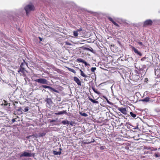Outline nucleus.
I'll use <instances>...</instances> for the list:
<instances>
[{
    "mask_svg": "<svg viewBox=\"0 0 160 160\" xmlns=\"http://www.w3.org/2000/svg\"><path fill=\"white\" fill-rule=\"evenodd\" d=\"M154 156L156 158L159 157L160 155L158 153H155L154 155Z\"/></svg>",
    "mask_w": 160,
    "mask_h": 160,
    "instance_id": "nucleus-29",
    "label": "nucleus"
},
{
    "mask_svg": "<svg viewBox=\"0 0 160 160\" xmlns=\"http://www.w3.org/2000/svg\"><path fill=\"white\" fill-rule=\"evenodd\" d=\"M89 99L91 102H92L93 103H98V101L94 100L90 98H89Z\"/></svg>",
    "mask_w": 160,
    "mask_h": 160,
    "instance_id": "nucleus-19",
    "label": "nucleus"
},
{
    "mask_svg": "<svg viewBox=\"0 0 160 160\" xmlns=\"http://www.w3.org/2000/svg\"><path fill=\"white\" fill-rule=\"evenodd\" d=\"M35 155V154L34 153H31V152H28L26 151L23 152L22 153L20 156L21 157H34Z\"/></svg>",
    "mask_w": 160,
    "mask_h": 160,
    "instance_id": "nucleus-2",
    "label": "nucleus"
},
{
    "mask_svg": "<svg viewBox=\"0 0 160 160\" xmlns=\"http://www.w3.org/2000/svg\"><path fill=\"white\" fill-rule=\"evenodd\" d=\"M108 20L110 21L115 26H117V27H119V25H118V24H117V23H116L114 21V20H113V19L112 18H111V17H109L108 18Z\"/></svg>",
    "mask_w": 160,
    "mask_h": 160,
    "instance_id": "nucleus-13",
    "label": "nucleus"
},
{
    "mask_svg": "<svg viewBox=\"0 0 160 160\" xmlns=\"http://www.w3.org/2000/svg\"><path fill=\"white\" fill-rule=\"evenodd\" d=\"M56 120L55 119H52L50 121V122H56Z\"/></svg>",
    "mask_w": 160,
    "mask_h": 160,
    "instance_id": "nucleus-36",
    "label": "nucleus"
},
{
    "mask_svg": "<svg viewBox=\"0 0 160 160\" xmlns=\"http://www.w3.org/2000/svg\"><path fill=\"white\" fill-rule=\"evenodd\" d=\"M24 65L23 63H22L20 65V68H19V70L18 71V72L20 73V72H21L22 73L24 74H25L26 70L25 69L24 67H23V65Z\"/></svg>",
    "mask_w": 160,
    "mask_h": 160,
    "instance_id": "nucleus-7",
    "label": "nucleus"
},
{
    "mask_svg": "<svg viewBox=\"0 0 160 160\" xmlns=\"http://www.w3.org/2000/svg\"><path fill=\"white\" fill-rule=\"evenodd\" d=\"M130 114L131 116L133 118H135L136 117V115L135 114L133 113L132 112H130Z\"/></svg>",
    "mask_w": 160,
    "mask_h": 160,
    "instance_id": "nucleus-22",
    "label": "nucleus"
},
{
    "mask_svg": "<svg viewBox=\"0 0 160 160\" xmlns=\"http://www.w3.org/2000/svg\"><path fill=\"white\" fill-rule=\"evenodd\" d=\"M138 43L139 45H143V44H142V42H138Z\"/></svg>",
    "mask_w": 160,
    "mask_h": 160,
    "instance_id": "nucleus-37",
    "label": "nucleus"
},
{
    "mask_svg": "<svg viewBox=\"0 0 160 160\" xmlns=\"http://www.w3.org/2000/svg\"><path fill=\"white\" fill-rule=\"evenodd\" d=\"M41 87L43 88H48L51 91H53L57 93H59V92L58 90H56L54 88H52L51 87L45 85H42L41 86Z\"/></svg>",
    "mask_w": 160,
    "mask_h": 160,
    "instance_id": "nucleus-6",
    "label": "nucleus"
},
{
    "mask_svg": "<svg viewBox=\"0 0 160 160\" xmlns=\"http://www.w3.org/2000/svg\"><path fill=\"white\" fill-rule=\"evenodd\" d=\"M45 101L46 102V106L49 108H51L53 102L51 98H47L45 100Z\"/></svg>",
    "mask_w": 160,
    "mask_h": 160,
    "instance_id": "nucleus-4",
    "label": "nucleus"
},
{
    "mask_svg": "<svg viewBox=\"0 0 160 160\" xmlns=\"http://www.w3.org/2000/svg\"><path fill=\"white\" fill-rule=\"evenodd\" d=\"M84 60H83L81 58H78L77 59V61H78L79 62H83Z\"/></svg>",
    "mask_w": 160,
    "mask_h": 160,
    "instance_id": "nucleus-27",
    "label": "nucleus"
},
{
    "mask_svg": "<svg viewBox=\"0 0 160 160\" xmlns=\"http://www.w3.org/2000/svg\"><path fill=\"white\" fill-rule=\"evenodd\" d=\"M92 89L93 90L94 92L98 94V95H100L101 94V93L99 91H98L95 88L92 87Z\"/></svg>",
    "mask_w": 160,
    "mask_h": 160,
    "instance_id": "nucleus-15",
    "label": "nucleus"
},
{
    "mask_svg": "<svg viewBox=\"0 0 160 160\" xmlns=\"http://www.w3.org/2000/svg\"><path fill=\"white\" fill-rule=\"evenodd\" d=\"M17 110L19 112V114H22L23 112H22V109L21 107L18 108V109Z\"/></svg>",
    "mask_w": 160,
    "mask_h": 160,
    "instance_id": "nucleus-18",
    "label": "nucleus"
},
{
    "mask_svg": "<svg viewBox=\"0 0 160 160\" xmlns=\"http://www.w3.org/2000/svg\"><path fill=\"white\" fill-rule=\"evenodd\" d=\"M67 68L69 70V71L72 72L74 74H75L76 73V71L73 69L70 68Z\"/></svg>",
    "mask_w": 160,
    "mask_h": 160,
    "instance_id": "nucleus-21",
    "label": "nucleus"
},
{
    "mask_svg": "<svg viewBox=\"0 0 160 160\" xmlns=\"http://www.w3.org/2000/svg\"><path fill=\"white\" fill-rule=\"evenodd\" d=\"M35 77H38V76H37V75H36V74H34V76L32 77V80H33V79H34V78Z\"/></svg>",
    "mask_w": 160,
    "mask_h": 160,
    "instance_id": "nucleus-33",
    "label": "nucleus"
},
{
    "mask_svg": "<svg viewBox=\"0 0 160 160\" xmlns=\"http://www.w3.org/2000/svg\"><path fill=\"white\" fill-rule=\"evenodd\" d=\"M32 136H33V135H29V136H28L27 137V138H30V137H31Z\"/></svg>",
    "mask_w": 160,
    "mask_h": 160,
    "instance_id": "nucleus-38",
    "label": "nucleus"
},
{
    "mask_svg": "<svg viewBox=\"0 0 160 160\" xmlns=\"http://www.w3.org/2000/svg\"><path fill=\"white\" fill-rule=\"evenodd\" d=\"M146 58L145 57H143L141 59V61H144Z\"/></svg>",
    "mask_w": 160,
    "mask_h": 160,
    "instance_id": "nucleus-35",
    "label": "nucleus"
},
{
    "mask_svg": "<svg viewBox=\"0 0 160 160\" xmlns=\"http://www.w3.org/2000/svg\"><path fill=\"white\" fill-rule=\"evenodd\" d=\"M82 63H84L85 64V65L86 66H87L89 65V64L87 63V62L85 60L83 61V62Z\"/></svg>",
    "mask_w": 160,
    "mask_h": 160,
    "instance_id": "nucleus-28",
    "label": "nucleus"
},
{
    "mask_svg": "<svg viewBox=\"0 0 160 160\" xmlns=\"http://www.w3.org/2000/svg\"><path fill=\"white\" fill-rule=\"evenodd\" d=\"M74 122H73L71 121V122H70V123H69V124L71 125L72 126L73 125Z\"/></svg>",
    "mask_w": 160,
    "mask_h": 160,
    "instance_id": "nucleus-34",
    "label": "nucleus"
},
{
    "mask_svg": "<svg viewBox=\"0 0 160 160\" xmlns=\"http://www.w3.org/2000/svg\"><path fill=\"white\" fill-rule=\"evenodd\" d=\"M73 80L79 86H81V82L78 77H74L73 78Z\"/></svg>",
    "mask_w": 160,
    "mask_h": 160,
    "instance_id": "nucleus-10",
    "label": "nucleus"
},
{
    "mask_svg": "<svg viewBox=\"0 0 160 160\" xmlns=\"http://www.w3.org/2000/svg\"><path fill=\"white\" fill-rule=\"evenodd\" d=\"M79 113L81 115L83 116L86 117L88 116V114L85 112H79Z\"/></svg>",
    "mask_w": 160,
    "mask_h": 160,
    "instance_id": "nucleus-20",
    "label": "nucleus"
},
{
    "mask_svg": "<svg viewBox=\"0 0 160 160\" xmlns=\"http://www.w3.org/2000/svg\"><path fill=\"white\" fill-rule=\"evenodd\" d=\"M34 80L35 82H37L39 83L42 84H47L48 83V81L46 79L44 78H39L34 79Z\"/></svg>",
    "mask_w": 160,
    "mask_h": 160,
    "instance_id": "nucleus-3",
    "label": "nucleus"
},
{
    "mask_svg": "<svg viewBox=\"0 0 160 160\" xmlns=\"http://www.w3.org/2000/svg\"><path fill=\"white\" fill-rule=\"evenodd\" d=\"M55 115H61V114H65L66 115H68V113L67 112L66 110H63L62 111H61L58 112H56L55 113Z\"/></svg>",
    "mask_w": 160,
    "mask_h": 160,
    "instance_id": "nucleus-12",
    "label": "nucleus"
},
{
    "mask_svg": "<svg viewBox=\"0 0 160 160\" xmlns=\"http://www.w3.org/2000/svg\"><path fill=\"white\" fill-rule=\"evenodd\" d=\"M73 35L74 37H76L78 36V33L77 31H73Z\"/></svg>",
    "mask_w": 160,
    "mask_h": 160,
    "instance_id": "nucleus-23",
    "label": "nucleus"
},
{
    "mask_svg": "<svg viewBox=\"0 0 160 160\" xmlns=\"http://www.w3.org/2000/svg\"><path fill=\"white\" fill-rule=\"evenodd\" d=\"M143 67L146 68V65H144L143 66Z\"/></svg>",
    "mask_w": 160,
    "mask_h": 160,
    "instance_id": "nucleus-41",
    "label": "nucleus"
},
{
    "mask_svg": "<svg viewBox=\"0 0 160 160\" xmlns=\"http://www.w3.org/2000/svg\"><path fill=\"white\" fill-rule=\"evenodd\" d=\"M96 68L95 67H92L91 69V71L92 72H94L96 70Z\"/></svg>",
    "mask_w": 160,
    "mask_h": 160,
    "instance_id": "nucleus-24",
    "label": "nucleus"
},
{
    "mask_svg": "<svg viewBox=\"0 0 160 160\" xmlns=\"http://www.w3.org/2000/svg\"><path fill=\"white\" fill-rule=\"evenodd\" d=\"M62 123L64 125H66L67 124H69V122L67 120H63L62 121Z\"/></svg>",
    "mask_w": 160,
    "mask_h": 160,
    "instance_id": "nucleus-17",
    "label": "nucleus"
},
{
    "mask_svg": "<svg viewBox=\"0 0 160 160\" xmlns=\"http://www.w3.org/2000/svg\"><path fill=\"white\" fill-rule=\"evenodd\" d=\"M82 31V28H80L79 29H78L76 31H77L78 32H80Z\"/></svg>",
    "mask_w": 160,
    "mask_h": 160,
    "instance_id": "nucleus-32",
    "label": "nucleus"
},
{
    "mask_svg": "<svg viewBox=\"0 0 160 160\" xmlns=\"http://www.w3.org/2000/svg\"><path fill=\"white\" fill-rule=\"evenodd\" d=\"M34 7L33 5L29 4L26 5L24 8L26 14L28 15L29 12L32 11H33L34 10Z\"/></svg>",
    "mask_w": 160,
    "mask_h": 160,
    "instance_id": "nucleus-1",
    "label": "nucleus"
},
{
    "mask_svg": "<svg viewBox=\"0 0 160 160\" xmlns=\"http://www.w3.org/2000/svg\"><path fill=\"white\" fill-rule=\"evenodd\" d=\"M53 153L54 154V155H60L61 154L62 152H61V151H59V152H57V151H55V150H54L53 151Z\"/></svg>",
    "mask_w": 160,
    "mask_h": 160,
    "instance_id": "nucleus-16",
    "label": "nucleus"
},
{
    "mask_svg": "<svg viewBox=\"0 0 160 160\" xmlns=\"http://www.w3.org/2000/svg\"><path fill=\"white\" fill-rule=\"evenodd\" d=\"M150 98L148 97H146L145 98L141 99L140 101L143 102H148L150 101Z\"/></svg>",
    "mask_w": 160,
    "mask_h": 160,
    "instance_id": "nucleus-14",
    "label": "nucleus"
},
{
    "mask_svg": "<svg viewBox=\"0 0 160 160\" xmlns=\"http://www.w3.org/2000/svg\"><path fill=\"white\" fill-rule=\"evenodd\" d=\"M103 97H104V98H105V99H106V101H107V102H108V103H109V104H110V101L108 100V99H107V98H106L105 96H103Z\"/></svg>",
    "mask_w": 160,
    "mask_h": 160,
    "instance_id": "nucleus-30",
    "label": "nucleus"
},
{
    "mask_svg": "<svg viewBox=\"0 0 160 160\" xmlns=\"http://www.w3.org/2000/svg\"><path fill=\"white\" fill-rule=\"evenodd\" d=\"M39 38L40 41H42V38L41 37H39Z\"/></svg>",
    "mask_w": 160,
    "mask_h": 160,
    "instance_id": "nucleus-40",
    "label": "nucleus"
},
{
    "mask_svg": "<svg viewBox=\"0 0 160 160\" xmlns=\"http://www.w3.org/2000/svg\"><path fill=\"white\" fill-rule=\"evenodd\" d=\"M15 121V118H14V119H13L12 120V122H14Z\"/></svg>",
    "mask_w": 160,
    "mask_h": 160,
    "instance_id": "nucleus-39",
    "label": "nucleus"
},
{
    "mask_svg": "<svg viewBox=\"0 0 160 160\" xmlns=\"http://www.w3.org/2000/svg\"><path fill=\"white\" fill-rule=\"evenodd\" d=\"M118 110L124 115L127 114V111L125 108H117Z\"/></svg>",
    "mask_w": 160,
    "mask_h": 160,
    "instance_id": "nucleus-8",
    "label": "nucleus"
},
{
    "mask_svg": "<svg viewBox=\"0 0 160 160\" xmlns=\"http://www.w3.org/2000/svg\"><path fill=\"white\" fill-rule=\"evenodd\" d=\"M153 22L151 19H148L145 21L143 24V27H145L151 25H152Z\"/></svg>",
    "mask_w": 160,
    "mask_h": 160,
    "instance_id": "nucleus-5",
    "label": "nucleus"
},
{
    "mask_svg": "<svg viewBox=\"0 0 160 160\" xmlns=\"http://www.w3.org/2000/svg\"><path fill=\"white\" fill-rule=\"evenodd\" d=\"M132 49L133 51H134V52L137 54L139 55L140 56H141L142 55V54L141 53L139 52L138 49H136L135 47H132Z\"/></svg>",
    "mask_w": 160,
    "mask_h": 160,
    "instance_id": "nucleus-11",
    "label": "nucleus"
},
{
    "mask_svg": "<svg viewBox=\"0 0 160 160\" xmlns=\"http://www.w3.org/2000/svg\"><path fill=\"white\" fill-rule=\"evenodd\" d=\"M75 68L77 69L78 70H79L80 72V75L84 77L85 78H87L88 76L85 73L83 72L82 70L81 69H80L78 67H75Z\"/></svg>",
    "mask_w": 160,
    "mask_h": 160,
    "instance_id": "nucleus-9",
    "label": "nucleus"
},
{
    "mask_svg": "<svg viewBox=\"0 0 160 160\" xmlns=\"http://www.w3.org/2000/svg\"><path fill=\"white\" fill-rule=\"evenodd\" d=\"M46 133L45 132H43L41 133H40L39 135V137H42L44 136H45L46 135Z\"/></svg>",
    "mask_w": 160,
    "mask_h": 160,
    "instance_id": "nucleus-25",
    "label": "nucleus"
},
{
    "mask_svg": "<svg viewBox=\"0 0 160 160\" xmlns=\"http://www.w3.org/2000/svg\"><path fill=\"white\" fill-rule=\"evenodd\" d=\"M86 50H88V51H90L92 52L93 50L92 49V48H91V49L89 48H86Z\"/></svg>",
    "mask_w": 160,
    "mask_h": 160,
    "instance_id": "nucleus-31",
    "label": "nucleus"
},
{
    "mask_svg": "<svg viewBox=\"0 0 160 160\" xmlns=\"http://www.w3.org/2000/svg\"><path fill=\"white\" fill-rule=\"evenodd\" d=\"M24 64V65H23V67H24V65H26V64H25V63H23Z\"/></svg>",
    "mask_w": 160,
    "mask_h": 160,
    "instance_id": "nucleus-42",
    "label": "nucleus"
},
{
    "mask_svg": "<svg viewBox=\"0 0 160 160\" xmlns=\"http://www.w3.org/2000/svg\"><path fill=\"white\" fill-rule=\"evenodd\" d=\"M28 110H29V107H26L25 108L24 110H23V111L24 112H27L28 111Z\"/></svg>",
    "mask_w": 160,
    "mask_h": 160,
    "instance_id": "nucleus-26",
    "label": "nucleus"
}]
</instances>
